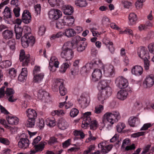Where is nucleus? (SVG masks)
I'll return each instance as SVG.
<instances>
[{
  "instance_id": "1",
  "label": "nucleus",
  "mask_w": 154,
  "mask_h": 154,
  "mask_svg": "<svg viewBox=\"0 0 154 154\" xmlns=\"http://www.w3.org/2000/svg\"><path fill=\"white\" fill-rule=\"evenodd\" d=\"M110 82L109 80H103L98 83V88L100 92L98 94V98L102 104L103 103L104 100L112 94V89L109 86Z\"/></svg>"
},
{
  "instance_id": "2",
  "label": "nucleus",
  "mask_w": 154,
  "mask_h": 154,
  "mask_svg": "<svg viewBox=\"0 0 154 154\" xmlns=\"http://www.w3.org/2000/svg\"><path fill=\"white\" fill-rule=\"evenodd\" d=\"M119 113L117 111L107 112L103 115L102 120L103 123L107 122L109 125H112L117 122L120 118Z\"/></svg>"
},
{
  "instance_id": "3",
  "label": "nucleus",
  "mask_w": 154,
  "mask_h": 154,
  "mask_svg": "<svg viewBox=\"0 0 154 154\" xmlns=\"http://www.w3.org/2000/svg\"><path fill=\"white\" fill-rule=\"evenodd\" d=\"M63 83V81L62 79H56L54 85L52 87L53 90L56 91H57L59 88L60 94L62 96L65 95L67 93V90L65 88Z\"/></svg>"
},
{
  "instance_id": "4",
  "label": "nucleus",
  "mask_w": 154,
  "mask_h": 154,
  "mask_svg": "<svg viewBox=\"0 0 154 154\" xmlns=\"http://www.w3.org/2000/svg\"><path fill=\"white\" fill-rule=\"evenodd\" d=\"M21 40L22 45L24 48H27L29 45L32 46L35 42L34 37L31 35H24Z\"/></svg>"
},
{
  "instance_id": "5",
  "label": "nucleus",
  "mask_w": 154,
  "mask_h": 154,
  "mask_svg": "<svg viewBox=\"0 0 154 154\" xmlns=\"http://www.w3.org/2000/svg\"><path fill=\"white\" fill-rule=\"evenodd\" d=\"M115 83L116 86L121 89L125 88L128 85L127 79L122 76L117 78L115 80Z\"/></svg>"
},
{
  "instance_id": "6",
  "label": "nucleus",
  "mask_w": 154,
  "mask_h": 154,
  "mask_svg": "<svg viewBox=\"0 0 154 154\" xmlns=\"http://www.w3.org/2000/svg\"><path fill=\"white\" fill-rule=\"evenodd\" d=\"M102 65L101 61L98 59H96L93 60L90 63H87L85 66L87 69H90L94 70L99 69V68Z\"/></svg>"
},
{
  "instance_id": "7",
  "label": "nucleus",
  "mask_w": 154,
  "mask_h": 154,
  "mask_svg": "<svg viewBox=\"0 0 154 154\" xmlns=\"http://www.w3.org/2000/svg\"><path fill=\"white\" fill-rule=\"evenodd\" d=\"M60 55L62 58L64 59L66 61H68L73 58L74 52L72 50L62 49Z\"/></svg>"
},
{
  "instance_id": "8",
  "label": "nucleus",
  "mask_w": 154,
  "mask_h": 154,
  "mask_svg": "<svg viewBox=\"0 0 154 154\" xmlns=\"http://www.w3.org/2000/svg\"><path fill=\"white\" fill-rule=\"evenodd\" d=\"M59 62L58 59L55 56L51 57L49 63V69L52 72H54L56 70V68L59 67Z\"/></svg>"
},
{
  "instance_id": "9",
  "label": "nucleus",
  "mask_w": 154,
  "mask_h": 154,
  "mask_svg": "<svg viewBox=\"0 0 154 154\" xmlns=\"http://www.w3.org/2000/svg\"><path fill=\"white\" fill-rule=\"evenodd\" d=\"M49 18L53 20H57L62 15V12L60 10L56 9H52L48 12Z\"/></svg>"
},
{
  "instance_id": "10",
  "label": "nucleus",
  "mask_w": 154,
  "mask_h": 154,
  "mask_svg": "<svg viewBox=\"0 0 154 154\" xmlns=\"http://www.w3.org/2000/svg\"><path fill=\"white\" fill-rule=\"evenodd\" d=\"M29 55H25V52L23 50H21L20 51L19 60L20 62H22V66H27L29 61Z\"/></svg>"
},
{
  "instance_id": "11",
  "label": "nucleus",
  "mask_w": 154,
  "mask_h": 154,
  "mask_svg": "<svg viewBox=\"0 0 154 154\" xmlns=\"http://www.w3.org/2000/svg\"><path fill=\"white\" fill-rule=\"evenodd\" d=\"M137 54L139 57L142 59H150L147 49L145 47H140L137 50Z\"/></svg>"
},
{
  "instance_id": "12",
  "label": "nucleus",
  "mask_w": 154,
  "mask_h": 154,
  "mask_svg": "<svg viewBox=\"0 0 154 154\" xmlns=\"http://www.w3.org/2000/svg\"><path fill=\"white\" fill-rule=\"evenodd\" d=\"M11 11L10 8L8 6H6L2 13L3 16V19L5 23H10L9 19L11 17Z\"/></svg>"
},
{
  "instance_id": "13",
  "label": "nucleus",
  "mask_w": 154,
  "mask_h": 154,
  "mask_svg": "<svg viewBox=\"0 0 154 154\" xmlns=\"http://www.w3.org/2000/svg\"><path fill=\"white\" fill-rule=\"evenodd\" d=\"M144 84L146 85V88L152 87L154 84V75L151 74L147 76L144 81Z\"/></svg>"
},
{
  "instance_id": "14",
  "label": "nucleus",
  "mask_w": 154,
  "mask_h": 154,
  "mask_svg": "<svg viewBox=\"0 0 154 154\" xmlns=\"http://www.w3.org/2000/svg\"><path fill=\"white\" fill-rule=\"evenodd\" d=\"M22 20L26 24L29 23L31 21V16L30 13L28 10H25L22 14Z\"/></svg>"
},
{
  "instance_id": "15",
  "label": "nucleus",
  "mask_w": 154,
  "mask_h": 154,
  "mask_svg": "<svg viewBox=\"0 0 154 154\" xmlns=\"http://www.w3.org/2000/svg\"><path fill=\"white\" fill-rule=\"evenodd\" d=\"M104 73L107 77L114 76L115 74V69L113 66L111 65L107 66L104 69Z\"/></svg>"
},
{
  "instance_id": "16",
  "label": "nucleus",
  "mask_w": 154,
  "mask_h": 154,
  "mask_svg": "<svg viewBox=\"0 0 154 154\" xmlns=\"http://www.w3.org/2000/svg\"><path fill=\"white\" fill-rule=\"evenodd\" d=\"M102 71L100 69L94 70L92 74V80L94 82H97L100 80L102 77Z\"/></svg>"
},
{
  "instance_id": "17",
  "label": "nucleus",
  "mask_w": 154,
  "mask_h": 154,
  "mask_svg": "<svg viewBox=\"0 0 154 154\" xmlns=\"http://www.w3.org/2000/svg\"><path fill=\"white\" fill-rule=\"evenodd\" d=\"M29 140L27 138H22L19 141L18 145L19 148L25 149L29 146Z\"/></svg>"
},
{
  "instance_id": "18",
  "label": "nucleus",
  "mask_w": 154,
  "mask_h": 154,
  "mask_svg": "<svg viewBox=\"0 0 154 154\" xmlns=\"http://www.w3.org/2000/svg\"><path fill=\"white\" fill-rule=\"evenodd\" d=\"M6 118L9 124L12 125L17 124L19 121L17 117L13 115H7Z\"/></svg>"
},
{
  "instance_id": "19",
  "label": "nucleus",
  "mask_w": 154,
  "mask_h": 154,
  "mask_svg": "<svg viewBox=\"0 0 154 154\" xmlns=\"http://www.w3.org/2000/svg\"><path fill=\"white\" fill-rule=\"evenodd\" d=\"M130 141V140L128 138L124 140L122 145V148H125V150L126 151L134 149L135 148V147L134 144H133L131 146H127L125 147L126 145L129 144Z\"/></svg>"
},
{
  "instance_id": "20",
  "label": "nucleus",
  "mask_w": 154,
  "mask_h": 154,
  "mask_svg": "<svg viewBox=\"0 0 154 154\" xmlns=\"http://www.w3.org/2000/svg\"><path fill=\"white\" fill-rule=\"evenodd\" d=\"M58 125L59 128L60 129L64 130L69 127V124L65 119H61L59 120Z\"/></svg>"
},
{
  "instance_id": "21",
  "label": "nucleus",
  "mask_w": 154,
  "mask_h": 154,
  "mask_svg": "<svg viewBox=\"0 0 154 154\" xmlns=\"http://www.w3.org/2000/svg\"><path fill=\"white\" fill-rule=\"evenodd\" d=\"M128 95V93L125 90H121L117 93V97L118 99L123 100L127 98Z\"/></svg>"
},
{
  "instance_id": "22",
  "label": "nucleus",
  "mask_w": 154,
  "mask_h": 154,
  "mask_svg": "<svg viewBox=\"0 0 154 154\" xmlns=\"http://www.w3.org/2000/svg\"><path fill=\"white\" fill-rule=\"evenodd\" d=\"M26 116L29 118L35 119L37 116L36 111L32 109H29L26 111Z\"/></svg>"
},
{
  "instance_id": "23",
  "label": "nucleus",
  "mask_w": 154,
  "mask_h": 154,
  "mask_svg": "<svg viewBox=\"0 0 154 154\" xmlns=\"http://www.w3.org/2000/svg\"><path fill=\"white\" fill-rule=\"evenodd\" d=\"M132 73L136 75H140L143 72V68L139 66H135L131 69Z\"/></svg>"
},
{
  "instance_id": "24",
  "label": "nucleus",
  "mask_w": 154,
  "mask_h": 154,
  "mask_svg": "<svg viewBox=\"0 0 154 154\" xmlns=\"http://www.w3.org/2000/svg\"><path fill=\"white\" fill-rule=\"evenodd\" d=\"M14 31L16 34V38L20 39L22 36L23 29L18 26L15 25L14 27Z\"/></svg>"
},
{
  "instance_id": "25",
  "label": "nucleus",
  "mask_w": 154,
  "mask_h": 154,
  "mask_svg": "<svg viewBox=\"0 0 154 154\" xmlns=\"http://www.w3.org/2000/svg\"><path fill=\"white\" fill-rule=\"evenodd\" d=\"M44 76L45 74L43 72L33 75V81L35 82L40 83L43 80Z\"/></svg>"
},
{
  "instance_id": "26",
  "label": "nucleus",
  "mask_w": 154,
  "mask_h": 154,
  "mask_svg": "<svg viewBox=\"0 0 154 154\" xmlns=\"http://www.w3.org/2000/svg\"><path fill=\"white\" fill-rule=\"evenodd\" d=\"M79 102L81 107L83 109L85 108L89 105V103L88 102L87 99L85 97H81L79 100Z\"/></svg>"
},
{
  "instance_id": "27",
  "label": "nucleus",
  "mask_w": 154,
  "mask_h": 154,
  "mask_svg": "<svg viewBox=\"0 0 154 154\" xmlns=\"http://www.w3.org/2000/svg\"><path fill=\"white\" fill-rule=\"evenodd\" d=\"M64 35L68 38H70L75 36L76 32L74 29L71 28L66 29L64 32Z\"/></svg>"
},
{
  "instance_id": "28",
  "label": "nucleus",
  "mask_w": 154,
  "mask_h": 154,
  "mask_svg": "<svg viewBox=\"0 0 154 154\" xmlns=\"http://www.w3.org/2000/svg\"><path fill=\"white\" fill-rule=\"evenodd\" d=\"M63 8V13L68 15H71L73 12V8L71 5H67L64 6Z\"/></svg>"
},
{
  "instance_id": "29",
  "label": "nucleus",
  "mask_w": 154,
  "mask_h": 154,
  "mask_svg": "<svg viewBox=\"0 0 154 154\" xmlns=\"http://www.w3.org/2000/svg\"><path fill=\"white\" fill-rule=\"evenodd\" d=\"M49 94L45 91L43 89H40L38 91V98L41 100H44L48 96Z\"/></svg>"
},
{
  "instance_id": "30",
  "label": "nucleus",
  "mask_w": 154,
  "mask_h": 154,
  "mask_svg": "<svg viewBox=\"0 0 154 154\" xmlns=\"http://www.w3.org/2000/svg\"><path fill=\"white\" fill-rule=\"evenodd\" d=\"M46 125L50 127H52L55 126L56 121L53 117L48 118L45 120Z\"/></svg>"
},
{
  "instance_id": "31",
  "label": "nucleus",
  "mask_w": 154,
  "mask_h": 154,
  "mask_svg": "<svg viewBox=\"0 0 154 154\" xmlns=\"http://www.w3.org/2000/svg\"><path fill=\"white\" fill-rule=\"evenodd\" d=\"M75 46V44L73 43L71 41H68L64 43L62 48V49L71 50V48H74Z\"/></svg>"
},
{
  "instance_id": "32",
  "label": "nucleus",
  "mask_w": 154,
  "mask_h": 154,
  "mask_svg": "<svg viewBox=\"0 0 154 154\" xmlns=\"http://www.w3.org/2000/svg\"><path fill=\"white\" fill-rule=\"evenodd\" d=\"M91 120L90 117L83 118V121L81 125L82 128L84 129L87 128Z\"/></svg>"
},
{
  "instance_id": "33",
  "label": "nucleus",
  "mask_w": 154,
  "mask_h": 154,
  "mask_svg": "<svg viewBox=\"0 0 154 154\" xmlns=\"http://www.w3.org/2000/svg\"><path fill=\"white\" fill-rule=\"evenodd\" d=\"M51 113L52 115L53 116L55 115L64 116L66 114V110L60 109L55 110L52 111Z\"/></svg>"
},
{
  "instance_id": "34",
  "label": "nucleus",
  "mask_w": 154,
  "mask_h": 154,
  "mask_svg": "<svg viewBox=\"0 0 154 154\" xmlns=\"http://www.w3.org/2000/svg\"><path fill=\"white\" fill-rule=\"evenodd\" d=\"M128 19L129 23L131 25L135 24L137 20L136 14L134 13H131L129 15Z\"/></svg>"
},
{
  "instance_id": "35",
  "label": "nucleus",
  "mask_w": 154,
  "mask_h": 154,
  "mask_svg": "<svg viewBox=\"0 0 154 154\" xmlns=\"http://www.w3.org/2000/svg\"><path fill=\"white\" fill-rule=\"evenodd\" d=\"M4 38L5 39H9L12 37L13 36V31L8 30H5L3 33Z\"/></svg>"
},
{
  "instance_id": "36",
  "label": "nucleus",
  "mask_w": 154,
  "mask_h": 154,
  "mask_svg": "<svg viewBox=\"0 0 154 154\" xmlns=\"http://www.w3.org/2000/svg\"><path fill=\"white\" fill-rule=\"evenodd\" d=\"M65 25H71L74 22V20L73 17L71 16L65 17L63 19Z\"/></svg>"
},
{
  "instance_id": "37",
  "label": "nucleus",
  "mask_w": 154,
  "mask_h": 154,
  "mask_svg": "<svg viewBox=\"0 0 154 154\" xmlns=\"http://www.w3.org/2000/svg\"><path fill=\"white\" fill-rule=\"evenodd\" d=\"M45 147L44 142H41L38 144L33 146V148H35L36 151L40 152L42 151L44 149Z\"/></svg>"
},
{
  "instance_id": "38",
  "label": "nucleus",
  "mask_w": 154,
  "mask_h": 154,
  "mask_svg": "<svg viewBox=\"0 0 154 154\" xmlns=\"http://www.w3.org/2000/svg\"><path fill=\"white\" fill-rule=\"evenodd\" d=\"M75 4L79 7H83L86 6L87 4L85 0H76L75 1Z\"/></svg>"
},
{
  "instance_id": "39",
  "label": "nucleus",
  "mask_w": 154,
  "mask_h": 154,
  "mask_svg": "<svg viewBox=\"0 0 154 154\" xmlns=\"http://www.w3.org/2000/svg\"><path fill=\"white\" fill-rule=\"evenodd\" d=\"M61 0H48V2L51 7L59 6L61 3Z\"/></svg>"
},
{
  "instance_id": "40",
  "label": "nucleus",
  "mask_w": 154,
  "mask_h": 154,
  "mask_svg": "<svg viewBox=\"0 0 154 154\" xmlns=\"http://www.w3.org/2000/svg\"><path fill=\"white\" fill-rule=\"evenodd\" d=\"M87 43L86 42H82L78 46L77 50L79 52H81L84 51L87 46Z\"/></svg>"
},
{
  "instance_id": "41",
  "label": "nucleus",
  "mask_w": 154,
  "mask_h": 154,
  "mask_svg": "<svg viewBox=\"0 0 154 154\" xmlns=\"http://www.w3.org/2000/svg\"><path fill=\"white\" fill-rule=\"evenodd\" d=\"M137 119V118L136 116H132L130 117L128 119L129 125L131 127H134L136 122Z\"/></svg>"
},
{
  "instance_id": "42",
  "label": "nucleus",
  "mask_w": 154,
  "mask_h": 154,
  "mask_svg": "<svg viewBox=\"0 0 154 154\" xmlns=\"http://www.w3.org/2000/svg\"><path fill=\"white\" fill-rule=\"evenodd\" d=\"M65 25L64 20L63 19H60L56 22V26L58 29H61L63 28Z\"/></svg>"
},
{
  "instance_id": "43",
  "label": "nucleus",
  "mask_w": 154,
  "mask_h": 154,
  "mask_svg": "<svg viewBox=\"0 0 154 154\" xmlns=\"http://www.w3.org/2000/svg\"><path fill=\"white\" fill-rule=\"evenodd\" d=\"M104 109L103 106L102 105H99L95 107L94 112L96 114L101 113Z\"/></svg>"
},
{
  "instance_id": "44",
  "label": "nucleus",
  "mask_w": 154,
  "mask_h": 154,
  "mask_svg": "<svg viewBox=\"0 0 154 154\" xmlns=\"http://www.w3.org/2000/svg\"><path fill=\"white\" fill-rule=\"evenodd\" d=\"M9 75L11 79H14L17 75L16 70L14 68L9 69Z\"/></svg>"
},
{
  "instance_id": "45",
  "label": "nucleus",
  "mask_w": 154,
  "mask_h": 154,
  "mask_svg": "<svg viewBox=\"0 0 154 154\" xmlns=\"http://www.w3.org/2000/svg\"><path fill=\"white\" fill-rule=\"evenodd\" d=\"M91 129L95 130L96 129L98 125V123L96 120H91L89 124Z\"/></svg>"
},
{
  "instance_id": "46",
  "label": "nucleus",
  "mask_w": 154,
  "mask_h": 154,
  "mask_svg": "<svg viewBox=\"0 0 154 154\" xmlns=\"http://www.w3.org/2000/svg\"><path fill=\"white\" fill-rule=\"evenodd\" d=\"M35 119L29 118L26 122V126L29 128H33L35 125Z\"/></svg>"
},
{
  "instance_id": "47",
  "label": "nucleus",
  "mask_w": 154,
  "mask_h": 154,
  "mask_svg": "<svg viewBox=\"0 0 154 154\" xmlns=\"http://www.w3.org/2000/svg\"><path fill=\"white\" fill-rule=\"evenodd\" d=\"M105 142H100L98 145L99 147L100 146H101V151L104 153H106L108 152L107 148L105 146Z\"/></svg>"
},
{
  "instance_id": "48",
  "label": "nucleus",
  "mask_w": 154,
  "mask_h": 154,
  "mask_svg": "<svg viewBox=\"0 0 154 154\" xmlns=\"http://www.w3.org/2000/svg\"><path fill=\"white\" fill-rule=\"evenodd\" d=\"M73 134L75 136H80L81 139L85 137V134L81 130H75L73 131Z\"/></svg>"
},
{
  "instance_id": "49",
  "label": "nucleus",
  "mask_w": 154,
  "mask_h": 154,
  "mask_svg": "<svg viewBox=\"0 0 154 154\" xmlns=\"http://www.w3.org/2000/svg\"><path fill=\"white\" fill-rule=\"evenodd\" d=\"M69 66V65L68 63H63L60 67V72L63 73L65 72Z\"/></svg>"
},
{
  "instance_id": "50",
  "label": "nucleus",
  "mask_w": 154,
  "mask_h": 154,
  "mask_svg": "<svg viewBox=\"0 0 154 154\" xmlns=\"http://www.w3.org/2000/svg\"><path fill=\"white\" fill-rule=\"evenodd\" d=\"M125 127V124L122 122H119L116 126V129L117 131L121 132Z\"/></svg>"
},
{
  "instance_id": "51",
  "label": "nucleus",
  "mask_w": 154,
  "mask_h": 154,
  "mask_svg": "<svg viewBox=\"0 0 154 154\" xmlns=\"http://www.w3.org/2000/svg\"><path fill=\"white\" fill-rule=\"evenodd\" d=\"M23 29V32L24 33V35H31V29L30 27L27 26H25Z\"/></svg>"
},
{
  "instance_id": "52",
  "label": "nucleus",
  "mask_w": 154,
  "mask_h": 154,
  "mask_svg": "<svg viewBox=\"0 0 154 154\" xmlns=\"http://www.w3.org/2000/svg\"><path fill=\"white\" fill-rule=\"evenodd\" d=\"M64 35V32H58L56 34L53 35L50 38L51 39H54L57 38L62 37Z\"/></svg>"
},
{
  "instance_id": "53",
  "label": "nucleus",
  "mask_w": 154,
  "mask_h": 154,
  "mask_svg": "<svg viewBox=\"0 0 154 154\" xmlns=\"http://www.w3.org/2000/svg\"><path fill=\"white\" fill-rule=\"evenodd\" d=\"M79 112V110L76 108L72 109L70 112V116L71 117L74 118L76 116Z\"/></svg>"
},
{
  "instance_id": "54",
  "label": "nucleus",
  "mask_w": 154,
  "mask_h": 154,
  "mask_svg": "<svg viewBox=\"0 0 154 154\" xmlns=\"http://www.w3.org/2000/svg\"><path fill=\"white\" fill-rule=\"evenodd\" d=\"M5 128L9 130L11 132L12 134H14L17 132V130L16 127L15 126L11 127L8 125H6Z\"/></svg>"
},
{
  "instance_id": "55",
  "label": "nucleus",
  "mask_w": 154,
  "mask_h": 154,
  "mask_svg": "<svg viewBox=\"0 0 154 154\" xmlns=\"http://www.w3.org/2000/svg\"><path fill=\"white\" fill-rule=\"evenodd\" d=\"M0 142L3 144L8 146L10 144L9 140L7 138L0 137Z\"/></svg>"
},
{
  "instance_id": "56",
  "label": "nucleus",
  "mask_w": 154,
  "mask_h": 154,
  "mask_svg": "<svg viewBox=\"0 0 154 154\" xmlns=\"http://www.w3.org/2000/svg\"><path fill=\"white\" fill-rule=\"evenodd\" d=\"M34 9L35 11V14L36 16L40 14L41 12V7L40 5L37 4L34 6Z\"/></svg>"
},
{
  "instance_id": "57",
  "label": "nucleus",
  "mask_w": 154,
  "mask_h": 154,
  "mask_svg": "<svg viewBox=\"0 0 154 154\" xmlns=\"http://www.w3.org/2000/svg\"><path fill=\"white\" fill-rule=\"evenodd\" d=\"M110 23L109 19L106 16L103 17L101 20V23L103 25H106Z\"/></svg>"
},
{
  "instance_id": "58",
  "label": "nucleus",
  "mask_w": 154,
  "mask_h": 154,
  "mask_svg": "<svg viewBox=\"0 0 154 154\" xmlns=\"http://www.w3.org/2000/svg\"><path fill=\"white\" fill-rule=\"evenodd\" d=\"M103 42L106 46H108L109 45H113L112 42H111L109 39L105 37L103 39Z\"/></svg>"
},
{
  "instance_id": "59",
  "label": "nucleus",
  "mask_w": 154,
  "mask_h": 154,
  "mask_svg": "<svg viewBox=\"0 0 154 154\" xmlns=\"http://www.w3.org/2000/svg\"><path fill=\"white\" fill-rule=\"evenodd\" d=\"M8 44L11 49L12 50L15 49V43L14 40L9 41L8 42Z\"/></svg>"
},
{
  "instance_id": "60",
  "label": "nucleus",
  "mask_w": 154,
  "mask_h": 154,
  "mask_svg": "<svg viewBox=\"0 0 154 154\" xmlns=\"http://www.w3.org/2000/svg\"><path fill=\"white\" fill-rule=\"evenodd\" d=\"M149 59H143L144 67L146 70L149 69V61L148 60Z\"/></svg>"
},
{
  "instance_id": "61",
  "label": "nucleus",
  "mask_w": 154,
  "mask_h": 154,
  "mask_svg": "<svg viewBox=\"0 0 154 154\" xmlns=\"http://www.w3.org/2000/svg\"><path fill=\"white\" fill-rule=\"evenodd\" d=\"M58 142V141L57 139L55 137H52L50 138L48 141V143L51 145L57 143Z\"/></svg>"
},
{
  "instance_id": "62",
  "label": "nucleus",
  "mask_w": 154,
  "mask_h": 154,
  "mask_svg": "<svg viewBox=\"0 0 154 154\" xmlns=\"http://www.w3.org/2000/svg\"><path fill=\"white\" fill-rule=\"evenodd\" d=\"M41 71L40 67L39 66H35L33 69V75H34L38 74Z\"/></svg>"
},
{
  "instance_id": "63",
  "label": "nucleus",
  "mask_w": 154,
  "mask_h": 154,
  "mask_svg": "<svg viewBox=\"0 0 154 154\" xmlns=\"http://www.w3.org/2000/svg\"><path fill=\"white\" fill-rule=\"evenodd\" d=\"M20 8L19 7H16L14 8L13 12L16 17H17L20 16Z\"/></svg>"
},
{
  "instance_id": "64",
  "label": "nucleus",
  "mask_w": 154,
  "mask_h": 154,
  "mask_svg": "<svg viewBox=\"0 0 154 154\" xmlns=\"http://www.w3.org/2000/svg\"><path fill=\"white\" fill-rule=\"evenodd\" d=\"M148 48L151 53L154 54V43L150 44L148 46Z\"/></svg>"
}]
</instances>
